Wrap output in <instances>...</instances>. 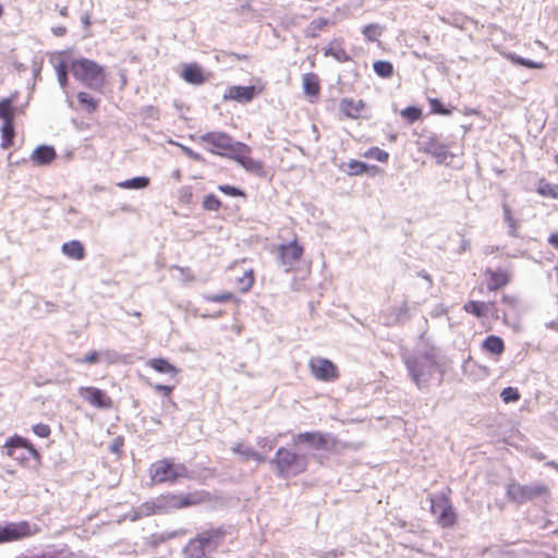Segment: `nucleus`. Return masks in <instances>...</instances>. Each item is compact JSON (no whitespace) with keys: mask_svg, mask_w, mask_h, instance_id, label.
Returning a JSON list of instances; mask_svg holds the SVG:
<instances>
[{"mask_svg":"<svg viewBox=\"0 0 558 558\" xmlns=\"http://www.w3.org/2000/svg\"><path fill=\"white\" fill-rule=\"evenodd\" d=\"M251 147L242 143V145L238 146V153L232 157V160L241 165L246 171L262 175L264 173V165L260 160L251 158Z\"/></svg>","mask_w":558,"mask_h":558,"instance_id":"obj_16","label":"nucleus"},{"mask_svg":"<svg viewBox=\"0 0 558 558\" xmlns=\"http://www.w3.org/2000/svg\"><path fill=\"white\" fill-rule=\"evenodd\" d=\"M417 275L427 281L429 288L433 286V279L427 271L421 270L417 272Z\"/></svg>","mask_w":558,"mask_h":558,"instance_id":"obj_56","label":"nucleus"},{"mask_svg":"<svg viewBox=\"0 0 558 558\" xmlns=\"http://www.w3.org/2000/svg\"><path fill=\"white\" fill-rule=\"evenodd\" d=\"M149 184V178L147 177H135L129 180H124L117 183V186L125 190H142L147 187Z\"/></svg>","mask_w":558,"mask_h":558,"instance_id":"obj_32","label":"nucleus"},{"mask_svg":"<svg viewBox=\"0 0 558 558\" xmlns=\"http://www.w3.org/2000/svg\"><path fill=\"white\" fill-rule=\"evenodd\" d=\"M40 71H41V64L35 62L34 68H33V74H34L35 78H38L40 76Z\"/></svg>","mask_w":558,"mask_h":558,"instance_id":"obj_61","label":"nucleus"},{"mask_svg":"<svg viewBox=\"0 0 558 558\" xmlns=\"http://www.w3.org/2000/svg\"><path fill=\"white\" fill-rule=\"evenodd\" d=\"M308 368L312 376L319 381H336L340 376L336 364L325 357H312L308 362Z\"/></svg>","mask_w":558,"mask_h":558,"instance_id":"obj_14","label":"nucleus"},{"mask_svg":"<svg viewBox=\"0 0 558 558\" xmlns=\"http://www.w3.org/2000/svg\"><path fill=\"white\" fill-rule=\"evenodd\" d=\"M78 395L82 399H84L90 405L98 409H111L112 408V399L106 393V391L93 387L85 386L78 388Z\"/></svg>","mask_w":558,"mask_h":558,"instance_id":"obj_15","label":"nucleus"},{"mask_svg":"<svg viewBox=\"0 0 558 558\" xmlns=\"http://www.w3.org/2000/svg\"><path fill=\"white\" fill-rule=\"evenodd\" d=\"M81 21L84 25L85 28H87L89 25H90V19H89V15L88 14H84L82 17H81Z\"/></svg>","mask_w":558,"mask_h":558,"instance_id":"obj_63","label":"nucleus"},{"mask_svg":"<svg viewBox=\"0 0 558 558\" xmlns=\"http://www.w3.org/2000/svg\"><path fill=\"white\" fill-rule=\"evenodd\" d=\"M464 311L477 318L495 315L497 313L495 302L469 301L463 306Z\"/></svg>","mask_w":558,"mask_h":558,"instance_id":"obj_20","label":"nucleus"},{"mask_svg":"<svg viewBox=\"0 0 558 558\" xmlns=\"http://www.w3.org/2000/svg\"><path fill=\"white\" fill-rule=\"evenodd\" d=\"M148 365L153 369L161 374H170L172 376H175L179 373V369L175 366H173L166 359L162 357L149 360Z\"/></svg>","mask_w":558,"mask_h":558,"instance_id":"obj_29","label":"nucleus"},{"mask_svg":"<svg viewBox=\"0 0 558 558\" xmlns=\"http://www.w3.org/2000/svg\"><path fill=\"white\" fill-rule=\"evenodd\" d=\"M173 386H168V385H161V384H156L154 385V389L158 392H162L166 397H169L170 393L173 391Z\"/></svg>","mask_w":558,"mask_h":558,"instance_id":"obj_53","label":"nucleus"},{"mask_svg":"<svg viewBox=\"0 0 558 558\" xmlns=\"http://www.w3.org/2000/svg\"><path fill=\"white\" fill-rule=\"evenodd\" d=\"M257 445L263 448L267 449L268 451L272 450L275 446L277 445V438H269V437H260L257 440Z\"/></svg>","mask_w":558,"mask_h":558,"instance_id":"obj_49","label":"nucleus"},{"mask_svg":"<svg viewBox=\"0 0 558 558\" xmlns=\"http://www.w3.org/2000/svg\"><path fill=\"white\" fill-rule=\"evenodd\" d=\"M71 72L77 81L90 89L101 90L105 85V69L94 60L87 58L73 60Z\"/></svg>","mask_w":558,"mask_h":558,"instance_id":"obj_6","label":"nucleus"},{"mask_svg":"<svg viewBox=\"0 0 558 558\" xmlns=\"http://www.w3.org/2000/svg\"><path fill=\"white\" fill-rule=\"evenodd\" d=\"M198 140L205 144L207 151L229 159H232L238 153V146L242 145V142L234 141L225 132H207L202 134Z\"/></svg>","mask_w":558,"mask_h":558,"instance_id":"obj_8","label":"nucleus"},{"mask_svg":"<svg viewBox=\"0 0 558 558\" xmlns=\"http://www.w3.org/2000/svg\"><path fill=\"white\" fill-rule=\"evenodd\" d=\"M52 32L57 36H63L66 33V28L64 26H58L52 28Z\"/></svg>","mask_w":558,"mask_h":558,"instance_id":"obj_60","label":"nucleus"},{"mask_svg":"<svg viewBox=\"0 0 558 558\" xmlns=\"http://www.w3.org/2000/svg\"><path fill=\"white\" fill-rule=\"evenodd\" d=\"M484 274L487 277V289L489 291H497L504 288L510 282L511 279L510 272L501 268H487Z\"/></svg>","mask_w":558,"mask_h":558,"instance_id":"obj_19","label":"nucleus"},{"mask_svg":"<svg viewBox=\"0 0 558 558\" xmlns=\"http://www.w3.org/2000/svg\"><path fill=\"white\" fill-rule=\"evenodd\" d=\"M178 146L181 148V150L184 153L185 156H187L190 159L197 161V162H204L205 158L199 154L194 151L192 148L178 144Z\"/></svg>","mask_w":558,"mask_h":558,"instance_id":"obj_48","label":"nucleus"},{"mask_svg":"<svg viewBox=\"0 0 558 558\" xmlns=\"http://www.w3.org/2000/svg\"><path fill=\"white\" fill-rule=\"evenodd\" d=\"M149 476L155 484H174L179 478H191V472L183 463H174L171 459L154 462L149 468Z\"/></svg>","mask_w":558,"mask_h":558,"instance_id":"obj_7","label":"nucleus"},{"mask_svg":"<svg viewBox=\"0 0 558 558\" xmlns=\"http://www.w3.org/2000/svg\"><path fill=\"white\" fill-rule=\"evenodd\" d=\"M502 208V218L505 223L508 227V235L511 238H520L519 229L520 221L513 216L512 209L508 203L504 202L501 204Z\"/></svg>","mask_w":558,"mask_h":558,"instance_id":"obj_23","label":"nucleus"},{"mask_svg":"<svg viewBox=\"0 0 558 558\" xmlns=\"http://www.w3.org/2000/svg\"><path fill=\"white\" fill-rule=\"evenodd\" d=\"M366 170H367L366 163L359 161V160H354V159L350 160L347 163V169H344V171L349 175H360V174L364 173Z\"/></svg>","mask_w":558,"mask_h":558,"instance_id":"obj_40","label":"nucleus"},{"mask_svg":"<svg viewBox=\"0 0 558 558\" xmlns=\"http://www.w3.org/2000/svg\"><path fill=\"white\" fill-rule=\"evenodd\" d=\"M324 56L332 57L335 60H337L340 63L351 61V57L345 51V49L342 47L341 41L338 39L332 40L328 47L324 48Z\"/></svg>","mask_w":558,"mask_h":558,"instance_id":"obj_24","label":"nucleus"},{"mask_svg":"<svg viewBox=\"0 0 558 558\" xmlns=\"http://www.w3.org/2000/svg\"><path fill=\"white\" fill-rule=\"evenodd\" d=\"M219 191H221L222 193L229 195V196H242L244 195V193L235 187V186H231V185H228V184H225V185H219L218 186Z\"/></svg>","mask_w":558,"mask_h":558,"instance_id":"obj_50","label":"nucleus"},{"mask_svg":"<svg viewBox=\"0 0 558 558\" xmlns=\"http://www.w3.org/2000/svg\"><path fill=\"white\" fill-rule=\"evenodd\" d=\"M99 360V353L97 351H90L87 353L82 360H78L80 363L85 364H95Z\"/></svg>","mask_w":558,"mask_h":558,"instance_id":"obj_51","label":"nucleus"},{"mask_svg":"<svg viewBox=\"0 0 558 558\" xmlns=\"http://www.w3.org/2000/svg\"><path fill=\"white\" fill-rule=\"evenodd\" d=\"M303 89L306 95L316 96L319 93V80L315 73H306L302 78Z\"/></svg>","mask_w":558,"mask_h":558,"instance_id":"obj_31","label":"nucleus"},{"mask_svg":"<svg viewBox=\"0 0 558 558\" xmlns=\"http://www.w3.org/2000/svg\"><path fill=\"white\" fill-rule=\"evenodd\" d=\"M279 259L286 271H289L291 267L301 259L303 255V247L294 240L288 244H281L278 248Z\"/></svg>","mask_w":558,"mask_h":558,"instance_id":"obj_17","label":"nucleus"},{"mask_svg":"<svg viewBox=\"0 0 558 558\" xmlns=\"http://www.w3.org/2000/svg\"><path fill=\"white\" fill-rule=\"evenodd\" d=\"M545 326L548 329H554V330L558 331V320H550V322L546 323Z\"/></svg>","mask_w":558,"mask_h":558,"instance_id":"obj_62","label":"nucleus"},{"mask_svg":"<svg viewBox=\"0 0 558 558\" xmlns=\"http://www.w3.org/2000/svg\"><path fill=\"white\" fill-rule=\"evenodd\" d=\"M203 501L204 496L202 492L161 495L154 500L142 504L135 511L133 520L143 517L166 513L173 509L196 506Z\"/></svg>","mask_w":558,"mask_h":558,"instance_id":"obj_2","label":"nucleus"},{"mask_svg":"<svg viewBox=\"0 0 558 558\" xmlns=\"http://www.w3.org/2000/svg\"><path fill=\"white\" fill-rule=\"evenodd\" d=\"M340 109L347 117L355 119L364 109V104L362 100L354 101L349 98H343L340 102Z\"/></svg>","mask_w":558,"mask_h":558,"instance_id":"obj_26","label":"nucleus"},{"mask_svg":"<svg viewBox=\"0 0 558 558\" xmlns=\"http://www.w3.org/2000/svg\"><path fill=\"white\" fill-rule=\"evenodd\" d=\"M502 302L509 305L510 307H514L518 303V299L513 295H502Z\"/></svg>","mask_w":558,"mask_h":558,"instance_id":"obj_55","label":"nucleus"},{"mask_svg":"<svg viewBox=\"0 0 558 558\" xmlns=\"http://www.w3.org/2000/svg\"><path fill=\"white\" fill-rule=\"evenodd\" d=\"M61 251L65 256L75 260H82L85 257L84 246L77 240L63 243Z\"/></svg>","mask_w":558,"mask_h":558,"instance_id":"obj_25","label":"nucleus"},{"mask_svg":"<svg viewBox=\"0 0 558 558\" xmlns=\"http://www.w3.org/2000/svg\"><path fill=\"white\" fill-rule=\"evenodd\" d=\"M470 248V241L463 239L460 243L459 253L466 252Z\"/></svg>","mask_w":558,"mask_h":558,"instance_id":"obj_59","label":"nucleus"},{"mask_svg":"<svg viewBox=\"0 0 558 558\" xmlns=\"http://www.w3.org/2000/svg\"><path fill=\"white\" fill-rule=\"evenodd\" d=\"M548 242L556 248L558 250V232L557 233H553L550 234V236L548 238Z\"/></svg>","mask_w":558,"mask_h":558,"instance_id":"obj_58","label":"nucleus"},{"mask_svg":"<svg viewBox=\"0 0 558 558\" xmlns=\"http://www.w3.org/2000/svg\"><path fill=\"white\" fill-rule=\"evenodd\" d=\"M429 106H430V110L433 113H437V114H441V116H449L452 112L451 109H447L444 106V104L437 98H430Z\"/></svg>","mask_w":558,"mask_h":558,"instance_id":"obj_44","label":"nucleus"},{"mask_svg":"<svg viewBox=\"0 0 558 558\" xmlns=\"http://www.w3.org/2000/svg\"><path fill=\"white\" fill-rule=\"evenodd\" d=\"M232 451L242 456V458L244 460H251L254 449H252L251 447L244 446L243 444H236L232 448Z\"/></svg>","mask_w":558,"mask_h":558,"instance_id":"obj_46","label":"nucleus"},{"mask_svg":"<svg viewBox=\"0 0 558 558\" xmlns=\"http://www.w3.org/2000/svg\"><path fill=\"white\" fill-rule=\"evenodd\" d=\"M275 473L280 478L296 476L306 471L308 458L304 453H296L284 447H280L270 460Z\"/></svg>","mask_w":558,"mask_h":558,"instance_id":"obj_4","label":"nucleus"},{"mask_svg":"<svg viewBox=\"0 0 558 558\" xmlns=\"http://www.w3.org/2000/svg\"><path fill=\"white\" fill-rule=\"evenodd\" d=\"M344 555L343 549H332L324 554L323 558H338Z\"/></svg>","mask_w":558,"mask_h":558,"instance_id":"obj_54","label":"nucleus"},{"mask_svg":"<svg viewBox=\"0 0 558 558\" xmlns=\"http://www.w3.org/2000/svg\"><path fill=\"white\" fill-rule=\"evenodd\" d=\"M204 299L207 302L225 303L228 301L235 300V296L231 292H223V293H218V294H208V295H205Z\"/></svg>","mask_w":558,"mask_h":558,"instance_id":"obj_45","label":"nucleus"},{"mask_svg":"<svg viewBox=\"0 0 558 558\" xmlns=\"http://www.w3.org/2000/svg\"><path fill=\"white\" fill-rule=\"evenodd\" d=\"M485 351L500 355L505 351L504 340L498 336H488L482 343Z\"/></svg>","mask_w":558,"mask_h":558,"instance_id":"obj_30","label":"nucleus"},{"mask_svg":"<svg viewBox=\"0 0 558 558\" xmlns=\"http://www.w3.org/2000/svg\"><path fill=\"white\" fill-rule=\"evenodd\" d=\"M365 157L375 159L379 162H386L389 158V154L378 147H372L365 153Z\"/></svg>","mask_w":558,"mask_h":558,"instance_id":"obj_43","label":"nucleus"},{"mask_svg":"<svg viewBox=\"0 0 558 558\" xmlns=\"http://www.w3.org/2000/svg\"><path fill=\"white\" fill-rule=\"evenodd\" d=\"M537 192L544 196H556V194L554 193V186L550 185L549 183L541 184L537 189Z\"/></svg>","mask_w":558,"mask_h":558,"instance_id":"obj_52","label":"nucleus"},{"mask_svg":"<svg viewBox=\"0 0 558 558\" xmlns=\"http://www.w3.org/2000/svg\"><path fill=\"white\" fill-rule=\"evenodd\" d=\"M374 72L383 77V78H389L393 74V65L389 61L378 60L375 61L373 64Z\"/></svg>","mask_w":558,"mask_h":558,"instance_id":"obj_35","label":"nucleus"},{"mask_svg":"<svg viewBox=\"0 0 558 558\" xmlns=\"http://www.w3.org/2000/svg\"><path fill=\"white\" fill-rule=\"evenodd\" d=\"M383 32L384 27L376 23L367 24L362 29V34L368 41H376L378 37L381 36Z\"/></svg>","mask_w":558,"mask_h":558,"instance_id":"obj_37","label":"nucleus"},{"mask_svg":"<svg viewBox=\"0 0 558 558\" xmlns=\"http://www.w3.org/2000/svg\"><path fill=\"white\" fill-rule=\"evenodd\" d=\"M182 77L185 82L191 84H203L205 82L204 74L201 68L196 64H189L182 72Z\"/></svg>","mask_w":558,"mask_h":558,"instance_id":"obj_27","label":"nucleus"},{"mask_svg":"<svg viewBox=\"0 0 558 558\" xmlns=\"http://www.w3.org/2000/svg\"><path fill=\"white\" fill-rule=\"evenodd\" d=\"M333 22H331L328 19L325 17H317L314 19L305 28L304 34L306 37L310 38H316L319 33L328 25H332Z\"/></svg>","mask_w":558,"mask_h":558,"instance_id":"obj_28","label":"nucleus"},{"mask_svg":"<svg viewBox=\"0 0 558 558\" xmlns=\"http://www.w3.org/2000/svg\"><path fill=\"white\" fill-rule=\"evenodd\" d=\"M253 283H254V274H253L252 269L246 270L243 274V276L238 279L239 290L242 293L247 292L252 288Z\"/></svg>","mask_w":558,"mask_h":558,"instance_id":"obj_39","label":"nucleus"},{"mask_svg":"<svg viewBox=\"0 0 558 558\" xmlns=\"http://www.w3.org/2000/svg\"><path fill=\"white\" fill-rule=\"evenodd\" d=\"M438 356V349L425 341H421L413 353L402 354L409 376L418 389L427 387L439 369Z\"/></svg>","mask_w":558,"mask_h":558,"instance_id":"obj_1","label":"nucleus"},{"mask_svg":"<svg viewBox=\"0 0 558 558\" xmlns=\"http://www.w3.org/2000/svg\"><path fill=\"white\" fill-rule=\"evenodd\" d=\"M424 151L432 155L437 163H447L448 159L452 157L449 153L448 146L441 143L437 136H429L424 143Z\"/></svg>","mask_w":558,"mask_h":558,"instance_id":"obj_18","label":"nucleus"},{"mask_svg":"<svg viewBox=\"0 0 558 558\" xmlns=\"http://www.w3.org/2000/svg\"><path fill=\"white\" fill-rule=\"evenodd\" d=\"M401 117L409 124H413L422 118V110L417 107L410 106L400 111Z\"/></svg>","mask_w":558,"mask_h":558,"instance_id":"obj_38","label":"nucleus"},{"mask_svg":"<svg viewBox=\"0 0 558 558\" xmlns=\"http://www.w3.org/2000/svg\"><path fill=\"white\" fill-rule=\"evenodd\" d=\"M506 495L510 501L521 505L536 498L547 501L550 497V492L548 486L542 483L521 485L512 482L507 485Z\"/></svg>","mask_w":558,"mask_h":558,"instance_id":"obj_9","label":"nucleus"},{"mask_svg":"<svg viewBox=\"0 0 558 558\" xmlns=\"http://www.w3.org/2000/svg\"><path fill=\"white\" fill-rule=\"evenodd\" d=\"M251 460H254V461H257L258 463H262V462L266 461V457L254 450Z\"/></svg>","mask_w":558,"mask_h":558,"instance_id":"obj_57","label":"nucleus"},{"mask_svg":"<svg viewBox=\"0 0 558 558\" xmlns=\"http://www.w3.org/2000/svg\"><path fill=\"white\" fill-rule=\"evenodd\" d=\"M3 448L5 454L25 468H37L40 464V453L26 438L15 434L9 437Z\"/></svg>","mask_w":558,"mask_h":558,"instance_id":"obj_5","label":"nucleus"},{"mask_svg":"<svg viewBox=\"0 0 558 558\" xmlns=\"http://www.w3.org/2000/svg\"><path fill=\"white\" fill-rule=\"evenodd\" d=\"M178 269L182 272V275H184V277H186L189 279H193V275L191 274V270L189 268L178 267Z\"/></svg>","mask_w":558,"mask_h":558,"instance_id":"obj_64","label":"nucleus"},{"mask_svg":"<svg viewBox=\"0 0 558 558\" xmlns=\"http://www.w3.org/2000/svg\"><path fill=\"white\" fill-rule=\"evenodd\" d=\"M221 207V203L215 194H208L204 197L203 208L210 211H217Z\"/></svg>","mask_w":558,"mask_h":558,"instance_id":"obj_41","label":"nucleus"},{"mask_svg":"<svg viewBox=\"0 0 558 558\" xmlns=\"http://www.w3.org/2000/svg\"><path fill=\"white\" fill-rule=\"evenodd\" d=\"M57 78L63 93L68 96V64L64 60L54 65Z\"/></svg>","mask_w":558,"mask_h":558,"instance_id":"obj_33","label":"nucleus"},{"mask_svg":"<svg viewBox=\"0 0 558 558\" xmlns=\"http://www.w3.org/2000/svg\"><path fill=\"white\" fill-rule=\"evenodd\" d=\"M0 120L1 126V148L7 149L13 145L14 138V113L13 98H3L0 100Z\"/></svg>","mask_w":558,"mask_h":558,"instance_id":"obj_13","label":"nucleus"},{"mask_svg":"<svg viewBox=\"0 0 558 558\" xmlns=\"http://www.w3.org/2000/svg\"><path fill=\"white\" fill-rule=\"evenodd\" d=\"M40 531L36 523L28 521L0 523V545L23 541L36 535Z\"/></svg>","mask_w":558,"mask_h":558,"instance_id":"obj_10","label":"nucleus"},{"mask_svg":"<svg viewBox=\"0 0 558 558\" xmlns=\"http://www.w3.org/2000/svg\"><path fill=\"white\" fill-rule=\"evenodd\" d=\"M292 444L294 446L305 445L308 449L315 451L331 450L336 445V439L331 434L322 432H303L293 435Z\"/></svg>","mask_w":558,"mask_h":558,"instance_id":"obj_11","label":"nucleus"},{"mask_svg":"<svg viewBox=\"0 0 558 558\" xmlns=\"http://www.w3.org/2000/svg\"><path fill=\"white\" fill-rule=\"evenodd\" d=\"M80 105L88 112L92 113L98 108V100L92 97L88 93L80 92L77 94Z\"/></svg>","mask_w":558,"mask_h":558,"instance_id":"obj_36","label":"nucleus"},{"mask_svg":"<svg viewBox=\"0 0 558 558\" xmlns=\"http://www.w3.org/2000/svg\"><path fill=\"white\" fill-rule=\"evenodd\" d=\"M255 94L256 88L254 86H232L229 88L228 94L225 95V98L248 102L255 97Z\"/></svg>","mask_w":558,"mask_h":558,"instance_id":"obj_22","label":"nucleus"},{"mask_svg":"<svg viewBox=\"0 0 558 558\" xmlns=\"http://www.w3.org/2000/svg\"><path fill=\"white\" fill-rule=\"evenodd\" d=\"M430 511L437 518V522L441 527H450L457 521V514L445 494L430 497Z\"/></svg>","mask_w":558,"mask_h":558,"instance_id":"obj_12","label":"nucleus"},{"mask_svg":"<svg viewBox=\"0 0 558 558\" xmlns=\"http://www.w3.org/2000/svg\"><path fill=\"white\" fill-rule=\"evenodd\" d=\"M226 534L221 526L203 531L189 541L183 554L186 558H209L223 543Z\"/></svg>","mask_w":558,"mask_h":558,"instance_id":"obj_3","label":"nucleus"},{"mask_svg":"<svg viewBox=\"0 0 558 558\" xmlns=\"http://www.w3.org/2000/svg\"><path fill=\"white\" fill-rule=\"evenodd\" d=\"M32 429L35 435H37L38 437H41V438L49 437V435L51 433L50 426L48 424H44V423L35 424L32 427Z\"/></svg>","mask_w":558,"mask_h":558,"instance_id":"obj_47","label":"nucleus"},{"mask_svg":"<svg viewBox=\"0 0 558 558\" xmlns=\"http://www.w3.org/2000/svg\"><path fill=\"white\" fill-rule=\"evenodd\" d=\"M500 398L505 403L515 402L520 399V393L517 388L506 387L502 389Z\"/></svg>","mask_w":558,"mask_h":558,"instance_id":"obj_42","label":"nucleus"},{"mask_svg":"<svg viewBox=\"0 0 558 558\" xmlns=\"http://www.w3.org/2000/svg\"><path fill=\"white\" fill-rule=\"evenodd\" d=\"M507 59L510 60L512 63L522 65L529 69H543L544 64L543 62H536L530 59H525L523 57L518 56L514 52H509L506 54Z\"/></svg>","mask_w":558,"mask_h":558,"instance_id":"obj_34","label":"nucleus"},{"mask_svg":"<svg viewBox=\"0 0 558 558\" xmlns=\"http://www.w3.org/2000/svg\"><path fill=\"white\" fill-rule=\"evenodd\" d=\"M57 157L56 149L49 145H40L34 149L31 160L36 166L50 165Z\"/></svg>","mask_w":558,"mask_h":558,"instance_id":"obj_21","label":"nucleus"}]
</instances>
